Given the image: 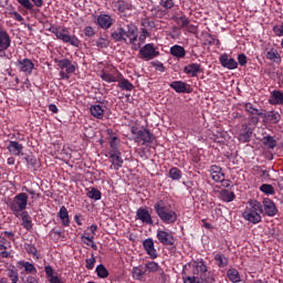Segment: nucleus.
<instances>
[{
    "instance_id": "603ef678",
    "label": "nucleus",
    "mask_w": 283,
    "mask_h": 283,
    "mask_svg": "<svg viewBox=\"0 0 283 283\" xmlns=\"http://www.w3.org/2000/svg\"><path fill=\"white\" fill-rule=\"evenodd\" d=\"M160 6L166 8V10H171L174 8V0H160Z\"/></svg>"
},
{
    "instance_id": "8fccbe9b",
    "label": "nucleus",
    "mask_w": 283,
    "mask_h": 283,
    "mask_svg": "<svg viewBox=\"0 0 283 283\" xmlns=\"http://www.w3.org/2000/svg\"><path fill=\"white\" fill-rule=\"evenodd\" d=\"M272 30L275 36H283V22L281 24L274 25Z\"/></svg>"
},
{
    "instance_id": "774afa93",
    "label": "nucleus",
    "mask_w": 283,
    "mask_h": 283,
    "mask_svg": "<svg viewBox=\"0 0 283 283\" xmlns=\"http://www.w3.org/2000/svg\"><path fill=\"white\" fill-rule=\"evenodd\" d=\"M25 191H28V193H30V196H32V199H36L39 198V195H36V192H34V190L32 189H25Z\"/></svg>"
},
{
    "instance_id": "680f3d73",
    "label": "nucleus",
    "mask_w": 283,
    "mask_h": 283,
    "mask_svg": "<svg viewBox=\"0 0 283 283\" xmlns=\"http://www.w3.org/2000/svg\"><path fill=\"white\" fill-rule=\"evenodd\" d=\"M186 28H187V31L191 32L192 34H196L198 32V28L193 24H188Z\"/></svg>"
},
{
    "instance_id": "423d86ee",
    "label": "nucleus",
    "mask_w": 283,
    "mask_h": 283,
    "mask_svg": "<svg viewBox=\"0 0 283 283\" xmlns=\"http://www.w3.org/2000/svg\"><path fill=\"white\" fill-rule=\"evenodd\" d=\"M9 208L12 211L13 216H19V213L25 211V209H28V193H18L9 203Z\"/></svg>"
},
{
    "instance_id": "79ce46f5",
    "label": "nucleus",
    "mask_w": 283,
    "mask_h": 283,
    "mask_svg": "<svg viewBox=\"0 0 283 283\" xmlns=\"http://www.w3.org/2000/svg\"><path fill=\"white\" fill-rule=\"evenodd\" d=\"M19 264L22 269H24L27 273H36V268L34 266V264L28 261H21Z\"/></svg>"
},
{
    "instance_id": "b1692460",
    "label": "nucleus",
    "mask_w": 283,
    "mask_h": 283,
    "mask_svg": "<svg viewBox=\"0 0 283 283\" xmlns=\"http://www.w3.org/2000/svg\"><path fill=\"white\" fill-rule=\"evenodd\" d=\"M7 149L12 156H23V145L19 144V142H9Z\"/></svg>"
},
{
    "instance_id": "39448f33",
    "label": "nucleus",
    "mask_w": 283,
    "mask_h": 283,
    "mask_svg": "<svg viewBox=\"0 0 283 283\" xmlns=\"http://www.w3.org/2000/svg\"><path fill=\"white\" fill-rule=\"evenodd\" d=\"M49 32L55 34L56 39H60V41H63V43H70V45H73V48H78V45H81V40H78L76 35H70L65 28L59 30V28L52 25L49 28Z\"/></svg>"
},
{
    "instance_id": "20e7f679",
    "label": "nucleus",
    "mask_w": 283,
    "mask_h": 283,
    "mask_svg": "<svg viewBox=\"0 0 283 283\" xmlns=\"http://www.w3.org/2000/svg\"><path fill=\"white\" fill-rule=\"evenodd\" d=\"M130 132L133 134L134 142L137 143V145H143L145 147H149L156 138L148 129H138L136 126H133Z\"/></svg>"
},
{
    "instance_id": "ddd939ff",
    "label": "nucleus",
    "mask_w": 283,
    "mask_h": 283,
    "mask_svg": "<svg viewBox=\"0 0 283 283\" xmlns=\"http://www.w3.org/2000/svg\"><path fill=\"white\" fill-rule=\"evenodd\" d=\"M17 67L23 74L30 75V74H32V72H34V62H32V60L25 57V59L19 60L17 62Z\"/></svg>"
},
{
    "instance_id": "a878e982",
    "label": "nucleus",
    "mask_w": 283,
    "mask_h": 283,
    "mask_svg": "<svg viewBox=\"0 0 283 283\" xmlns=\"http://www.w3.org/2000/svg\"><path fill=\"white\" fill-rule=\"evenodd\" d=\"M112 7L115 12H127V10H132L133 8L130 3L123 0L113 2Z\"/></svg>"
},
{
    "instance_id": "58836bf2",
    "label": "nucleus",
    "mask_w": 283,
    "mask_h": 283,
    "mask_svg": "<svg viewBox=\"0 0 283 283\" xmlns=\"http://www.w3.org/2000/svg\"><path fill=\"white\" fill-rule=\"evenodd\" d=\"M227 276L230 280V282H233V283L240 282V272H238V270L235 269L228 270Z\"/></svg>"
},
{
    "instance_id": "e433bc0d",
    "label": "nucleus",
    "mask_w": 283,
    "mask_h": 283,
    "mask_svg": "<svg viewBox=\"0 0 283 283\" xmlns=\"http://www.w3.org/2000/svg\"><path fill=\"white\" fill-rule=\"evenodd\" d=\"M262 143L263 145H265V147H269V149H275V147H277V140H275V138H273V136H265L262 138Z\"/></svg>"
},
{
    "instance_id": "aec40b11",
    "label": "nucleus",
    "mask_w": 283,
    "mask_h": 283,
    "mask_svg": "<svg viewBox=\"0 0 283 283\" xmlns=\"http://www.w3.org/2000/svg\"><path fill=\"white\" fill-rule=\"evenodd\" d=\"M14 216L19 220H21L23 229H27V231H30V229H32V217H30V213H28V211L24 210Z\"/></svg>"
},
{
    "instance_id": "e2e57ef3",
    "label": "nucleus",
    "mask_w": 283,
    "mask_h": 283,
    "mask_svg": "<svg viewBox=\"0 0 283 283\" xmlns=\"http://www.w3.org/2000/svg\"><path fill=\"white\" fill-rule=\"evenodd\" d=\"M97 48H107V40L105 39H99L97 41Z\"/></svg>"
},
{
    "instance_id": "9b49d317",
    "label": "nucleus",
    "mask_w": 283,
    "mask_h": 283,
    "mask_svg": "<svg viewBox=\"0 0 283 283\" xmlns=\"http://www.w3.org/2000/svg\"><path fill=\"white\" fill-rule=\"evenodd\" d=\"M156 238L160 244H164V247H174L176 242V238H174V233L165 230H157Z\"/></svg>"
},
{
    "instance_id": "bf43d9fd",
    "label": "nucleus",
    "mask_w": 283,
    "mask_h": 283,
    "mask_svg": "<svg viewBox=\"0 0 283 283\" xmlns=\"http://www.w3.org/2000/svg\"><path fill=\"white\" fill-rule=\"evenodd\" d=\"M238 62H239V64L242 65V66L247 65V55H244V54H239V55H238Z\"/></svg>"
},
{
    "instance_id": "c9c22d12",
    "label": "nucleus",
    "mask_w": 283,
    "mask_h": 283,
    "mask_svg": "<svg viewBox=\"0 0 283 283\" xmlns=\"http://www.w3.org/2000/svg\"><path fill=\"white\" fill-rule=\"evenodd\" d=\"M184 275H185L182 277L184 283H205V277L196 276V274H193L192 276L189 274H184Z\"/></svg>"
},
{
    "instance_id": "0eeeda50",
    "label": "nucleus",
    "mask_w": 283,
    "mask_h": 283,
    "mask_svg": "<svg viewBox=\"0 0 283 283\" xmlns=\"http://www.w3.org/2000/svg\"><path fill=\"white\" fill-rule=\"evenodd\" d=\"M197 275L198 277H205V273H207V264L203 261H191L184 268V275Z\"/></svg>"
},
{
    "instance_id": "9d476101",
    "label": "nucleus",
    "mask_w": 283,
    "mask_h": 283,
    "mask_svg": "<svg viewBox=\"0 0 283 283\" xmlns=\"http://www.w3.org/2000/svg\"><path fill=\"white\" fill-rule=\"evenodd\" d=\"M108 159L111 163V169H114L115 171H118L120 167H123V155L120 154V150L118 149H112L108 151Z\"/></svg>"
},
{
    "instance_id": "393cba45",
    "label": "nucleus",
    "mask_w": 283,
    "mask_h": 283,
    "mask_svg": "<svg viewBox=\"0 0 283 283\" xmlns=\"http://www.w3.org/2000/svg\"><path fill=\"white\" fill-rule=\"evenodd\" d=\"M210 176L212 180H214V182H220L224 180V172H222V168H220V166H211Z\"/></svg>"
},
{
    "instance_id": "f3484780",
    "label": "nucleus",
    "mask_w": 283,
    "mask_h": 283,
    "mask_svg": "<svg viewBox=\"0 0 283 283\" xmlns=\"http://www.w3.org/2000/svg\"><path fill=\"white\" fill-rule=\"evenodd\" d=\"M219 61L222 67H226L227 70H237L238 67V61H235L233 57H230L228 54H222L219 57Z\"/></svg>"
},
{
    "instance_id": "4d7b16f0",
    "label": "nucleus",
    "mask_w": 283,
    "mask_h": 283,
    "mask_svg": "<svg viewBox=\"0 0 283 283\" xmlns=\"http://www.w3.org/2000/svg\"><path fill=\"white\" fill-rule=\"evenodd\" d=\"M82 242H84V244L90 247L94 242V235L92 237L82 235Z\"/></svg>"
},
{
    "instance_id": "a19ab883",
    "label": "nucleus",
    "mask_w": 283,
    "mask_h": 283,
    "mask_svg": "<svg viewBox=\"0 0 283 283\" xmlns=\"http://www.w3.org/2000/svg\"><path fill=\"white\" fill-rule=\"evenodd\" d=\"M260 191H262V193H265V196H275V188L269 184L261 185Z\"/></svg>"
},
{
    "instance_id": "dca6fc26",
    "label": "nucleus",
    "mask_w": 283,
    "mask_h": 283,
    "mask_svg": "<svg viewBox=\"0 0 283 283\" xmlns=\"http://www.w3.org/2000/svg\"><path fill=\"white\" fill-rule=\"evenodd\" d=\"M143 247L147 255H149L150 260H156V258H158V252L156 251V247L154 245V239L148 238L144 240Z\"/></svg>"
},
{
    "instance_id": "5fc2aeb1",
    "label": "nucleus",
    "mask_w": 283,
    "mask_h": 283,
    "mask_svg": "<svg viewBox=\"0 0 283 283\" xmlns=\"http://www.w3.org/2000/svg\"><path fill=\"white\" fill-rule=\"evenodd\" d=\"M180 28H187L189 25V18L180 17L178 20Z\"/></svg>"
},
{
    "instance_id": "a18cd8bd",
    "label": "nucleus",
    "mask_w": 283,
    "mask_h": 283,
    "mask_svg": "<svg viewBox=\"0 0 283 283\" xmlns=\"http://www.w3.org/2000/svg\"><path fill=\"white\" fill-rule=\"evenodd\" d=\"M245 111H248L249 114H256V116H262V113H260V111L255 107H253V104L251 103H247L244 105Z\"/></svg>"
},
{
    "instance_id": "4468645a",
    "label": "nucleus",
    "mask_w": 283,
    "mask_h": 283,
    "mask_svg": "<svg viewBox=\"0 0 283 283\" xmlns=\"http://www.w3.org/2000/svg\"><path fill=\"white\" fill-rule=\"evenodd\" d=\"M10 242H14V232H0V251H7L8 247H10Z\"/></svg>"
},
{
    "instance_id": "6e6552de",
    "label": "nucleus",
    "mask_w": 283,
    "mask_h": 283,
    "mask_svg": "<svg viewBox=\"0 0 283 283\" xmlns=\"http://www.w3.org/2000/svg\"><path fill=\"white\" fill-rule=\"evenodd\" d=\"M57 66L60 67V78L62 81H70V74H74L76 72V66L72 64V61L69 59H62L57 61Z\"/></svg>"
},
{
    "instance_id": "bb28decb",
    "label": "nucleus",
    "mask_w": 283,
    "mask_h": 283,
    "mask_svg": "<svg viewBox=\"0 0 283 283\" xmlns=\"http://www.w3.org/2000/svg\"><path fill=\"white\" fill-rule=\"evenodd\" d=\"M184 72L190 76H198L201 72V65L198 63H191L185 66Z\"/></svg>"
},
{
    "instance_id": "09e8293b",
    "label": "nucleus",
    "mask_w": 283,
    "mask_h": 283,
    "mask_svg": "<svg viewBox=\"0 0 283 283\" xmlns=\"http://www.w3.org/2000/svg\"><path fill=\"white\" fill-rule=\"evenodd\" d=\"M239 140L240 143H249V140H251V133L249 132L240 133Z\"/></svg>"
},
{
    "instance_id": "13d9d810",
    "label": "nucleus",
    "mask_w": 283,
    "mask_h": 283,
    "mask_svg": "<svg viewBox=\"0 0 283 283\" xmlns=\"http://www.w3.org/2000/svg\"><path fill=\"white\" fill-rule=\"evenodd\" d=\"M84 34H85V36H94V34H96V32L94 31V28L86 27L84 29Z\"/></svg>"
},
{
    "instance_id": "5701e85b",
    "label": "nucleus",
    "mask_w": 283,
    "mask_h": 283,
    "mask_svg": "<svg viewBox=\"0 0 283 283\" xmlns=\"http://www.w3.org/2000/svg\"><path fill=\"white\" fill-rule=\"evenodd\" d=\"M90 112L94 118H97V120H103L105 116V107L99 104L91 105Z\"/></svg>"
},
{
    "instance_id": "f704fd0d",
    "label": "nucleus",
    "mask_w": 283,
    "mask_h": 283,
    "mask_svg": "<svg viewBox=\"0 0 283 283\" xmlns=\"http://www.w3.org/2000/svg\"><path fill=\"white\" fill-rule=\"evenodd\" d=\"M220 198L223 202H233L235 200V193L229 190H221Z\"/></svg>"
},
{
    "instance_id": "6ab92c4d",
    "label": "nucleus",
    "mask_w": 283,
    "mask_h": 283,
    "mask_svg": "<svg viewBox=\"0 0 283 283\" xmlns=\"http://www.w3.org/2000/svg\"><path fill=\"white\" fill-rule=\"evenodd\" d=\"M12 43V40L10 39V34H8V31L0 28V53L6 52L8 48H10Z\"/></svg>"
},
{
    "instance_id": "f257e3e1",
    "label": "nucleus",
    "mask_w": 283,
    "mask_h": 283,
    "mask_svg": "<svg viewBox=\"0 0 283 283\" xmlns=\"http://www.w3.org/2000/svg\"><path fill=\"white\" fill-rule=\"evenodd\" d=\"M112 39L114 41H129L133 50H140V43H136L138 41V28L133 23L127 24L126 29L118 28L112 33Z\"/></svg>"
},
{
    "instance_id": "0e129e2a",
    "label": "nucleus",
    "mask_w": 283,
    "mask_h": 283,
    "mask_svg": "<svg viewBox=\"0 0 283 283\" xmlns=\"http://www.w3.org/2000/svg\"><path fill=\"white\" fill-rule=\"evenodd\" d=\"M49 109H50L53 114H59V107H56L55 104H50V105H49Z\"/></svg>"
},
{
    "instance_id": "69168bd1",
    "label": "nucleus",
    "mask_w": 283,
    "mask_h": 283,
    "mask_svg": "<svg viewBox=\"0 0 283 283\" xmlns=\"http://www.w3.org/2000/svg\"><path fill=\"white\" fill-rule=\"evenodd\" d=\"M50 283H61V279L59 276H51L49 277Z\"/></svg>"
},
{
    "instance_id": "72a5a7b5",
    "label": "nucleus",
    "mask_w": 283,
    "mask_h": 283,
    "mask_svg": "<svg viewBox=\"0 0 283 283\" xmlns=\"http://www.w3.org/2000/svg\"><path fill=\"white\" fill-rule=\"evenodd\" d=\"M170 87L175 90V92H177L178 94H185V92H187V84H185V82L181 81L172 82L170 84Z\"/></svg>"
},
{
    "instance_id": "4c0bfd02",
    "label": "nucleus",
    "mask_w": 283,
    "mask_h": 283,
    "mask_svg": "<svg viewBox=\"0 0 283 283\" xmlns=\"http://www.w3.org/2000/svg\"><path fill=\"white\" fill-rule=\"evenodd\" d=\"M145 269L146 273H157V271H160V265L155 261H150L145 264Z\"/></svg>"
},
{
    "instance_id": "7ed1b4c3",
    "label": "nucleus",
    "mask_w": 283,
    "mask_h": 283,
    "mask_svg": "<svg viewBox=\"0 0 283 283\" xmlns=\"http://www.w3.org/2000/svg\"><path fill=\"white\" fill-rule=\"evenodd\" d=\"M154 209L158 218L165 224H174L178 220V213L171 209V206H167V203L163 200L157 201Z\"/></svg>"
},
{
    "instance_id": "052dcab7",
    "label": "nucleus",
    "mask_w": 283,
    "mask_h": 283,
    "mask_svg": "<svg viewBox=\"0 0 283 283\" xmlns=\"http://www.w3.org/2000/svg\"><path fill=\"white\" fill-rule=\"evenodd\" d=\"M145 39H147V30L143 29V32L139 36V42H137V43H139V45H142V43H145Z\"/></svg>"
},
{
    "instance_id": "ea45409f",
    "label": "nucleus",
    "mask_w": 283,
    "mask_h": 283,
    "mask_svg": "<svg viewBox=\"0 0 283 283\" xmlns=\"http://www.w3.org/2000/svg\"><path fill=\"white\" fill-rule=\"evenodd\" d=\"M145 273H147V272H146V270L143 271L142 265L133 268L134 280H138V281L143 280V277H145Z\"/></svg>"
},
{
    "instance_id": "2f4dec72",
    "label": "nucleus",
    "mask_w": 283,
    "mask_h": 283,
    "mask_svg": "<svg viewBox=\"0 0 283 283\" xmlns=\"http://www.w3.org/2000/svg\"><path fill=\"white\" fill-rule=\"evenodd\" d=\"M117 83L120 90H125L126 92H132V90H134V84H132V82H129L127 78L123 77L122 73L120 78L117 80Z\"/></svg>"
},
{
    "instance_id": "c85d7f7f",
    "label": "nucleus",
    "mask_w": 283,
    "mask_h": 283,
    "mask_svg": "<svg viewBox=\"0 0 283 283\" xmlns=\"http://www.w3.org/2000/svg\"><path fill=\"white\" fill-rule=\"evenodd\" d=\"M170 54L176 59H185L187 51L181 45L176 44L170 48Z\"/></svg>"
},
{
    "instance_id": "7c9ffc66",
    "label": "nucleus",
    "mask_w": 283,
    "mask_h": 283,
    "mask_svg": "<svg viewBox=\"0 0 283 283\" xmlns=\"http://www.w3.org/2000/svg\"><path fill=\"white\" fill-rule=\"evenodd\" d=\"M57 216L64 227H70V213L67 212V208H65V206L60 208Z\"/></svg>"
},
{
    "instance_id": "2eb2a0df",
    "label": "nucleus",
    "mask_w": 283,
    "mask_h": 283,
    "mask_svg": "<svg viewBox=\"0 0 283 283\" xmlns=\"http://www.w3.org/2000/svg\"><path fill=\"white\" fill-rule=\"evenodd\" d=\"M263 211L269 218H275L277 216V206L270 198L263 199Z\"/></svg>"
},
{
    "instance_id": "4be33fe9",
    "label": "nucleus",
    "mask_w": 283,
    "mask_h": 283,
    "mask_svg": "<svg viewBox=\"0 0 283 283\" xmlns=\"http://www.w3.org/2000/svg\"><path fill=\"white\" fill-rule=\"evenodd\" d=\"M137 220H140L143 224H154V220H151V214L149 210L145 208H139L136 212Z\"/></svg>"
},
{
    "instance_id": "49530a36",
    "label": "nucleus",
    "mask_w": 283,
    "mask_h": 283,
    "mask_svg": "<svg viewBox=\"0 0 283 283\" xmlns=\"http://www.w3.org/2000/svg\"><path fill=\"white\" fill-rule=\"evenodd\" d=\"M88 198L92 200H101V191L96 188H92L88 192Z\"/></svg>"
},
{
    "instance_id": "6e6d98bb",
    "label": "nucleus",
    "mask_w": 283,
    "mask_h": 283,
    "mask_svg": "<svg viewBox=\"0 0 283 283\" xmlns=\"http://www.w3.org/2000/svg\"><path fill=\"white\" fill-rule=\"evenodd\" d=\"M44 271H45V274H46V277L48 280H50V277H53L54 276V269L50 265H46L44 268Z\"/></svg>"
},
{
    "instance_id": "c03bdc74",
    "label": "nucleus",
    "mask_w": 283,
    "mask_h": 283,
    "mask_svg": "<svg viewBox=\"0 0 283 283\" xmlns=\"http://www.w3.org/2000/svg\"><path fill=\"white\" fill-rule=\"evenodd\" d=\"M96 273L98 277H102V279H105L109 275V272H107V269L103 264L97 265Z\"/></svg>"
},
{
    "instance_id": "3c124183",
    "label": "nucleus",
    "mask_w": 283,
    "mask_h": 283,
    "mask_svg": "<svg viewBox=\"0 0 283 283\" xmlns=\"http://www.w3.org/2000/svg\"><path fill=\"white\" fill-rule=\"evenodd\" d=\"M94 264H96V258L94 255H92L90 259H86V269H88V271L94 269Z\"/></svg>"
},
{
    "instance_id": "f03ea898",
    "label": "nucleus",
    "mask_w": 283,
    "mask_h": 283,
    "mask_svg": "<svg viewBox=\"0 0 283 283\" xmlns=\"http://www.w3.org/2000/svg\"><path fill=\"white\" fill-rule=\"evenodd\" d=\"M264 212L262 203L258 200L248 201V206L242 212L243 220L252 224H260L262 222V213Z\"/></svg>"
},
{
    "instance_id": "cd10ccee",
    "label": "nucleus",
    "mask_w": 283,
    "mask_h": 283,
    "mask_svg": "<svg viewBox=\"0 0 283 283\" xmlns=\"http://www.w3.org/2000/svg\"><path fill=\"white\" fill-rule=\"evenodd\" d=\"M269 103L270 105H283V93L281 91H273Z\"/></svg>"
},
{
    "instance_id": "de8ad7c7",
    "label": "nucleus",
    "mask_w": 283,
    "mask_h": 283,
    "mask_svg": "<svg viewBox=\"0 0 283 283\" xmlns=\"http://www.w3.org/2000/svg\"><path fill=\"white\" fill-rule=\"evenodd\" d=\"M17 1L18 3H20V6H22V8H25V10L34 9V4L30 0H17Z\"/></svg>"
},
{
    "instance_id": "864d4df0",
    "label": "nucleus",
    "mask_w": 283,
    "mask_h": 283,
    "mask_svg": "<svg viewBox=\"0 0 283 283\" xmlns=\"http://www.w3.org/2000/svg\"><path fill=\"white\" fill-rule=\"evenodd\" d=\"M10 17H12L15 21H19L20 23H23V15L17 11H12L9 13Z\"/></svg>"
},
{
    "instance_id": "338daca9",
    "label": "nucleus",
    "mask_w": 283,
    "mask_h": 283,
    "mask_svg": "<svg viewBox=\"0 0 283 283\" xmlns=\"http://www.w3.org/2000/svg\"><path fill=\"white\" fill-rule=\"evenodd\" d=\"M25 283H39V280L34 276H28Z\"/></svg>"
},
{
    "instance_id": "f8f14e48",
    "label": "nucleus",
    "mask_w": 283,
    "mask_h": 283,
    "mask_svg": "<svg viewBox=\"0 0 283 283\" xmlns=\"http://www.w3.org/2000/svg\"><path fill=\"white\" fill-rule=\"evenodd\" d=\"M99 76L106 83H117L120 81V73L118 70H116V67H111L109 71H102Z\"/></svg>"
},
{
    "instance_id": "37998d69",
    "label": "nucleus",
    "mask_w": 283,
    "mask_h": 283,
    "mask_svg": "<svg viewBox=\"0 0 283 283\" xmlns=\"http://www.w3.org/2000/svg\"><path fill=\"white\" fill-rule=\"evenodd\" d=\"M169 177L171 178V180H180L182 178V171H180V169L172 167L169 170Z\"/></svg>"
},
{
    "instance_id": "473e14b6",
    "label": "nucleus",
    "mask_w": 283,
    "mask_h": 283,
    "mask_svg": "<svg viewBox=\"0 0 283 283\" xmlns=\"http://www.w3.org/2000/svg\"><path fill=\"white\" fill-rule=\"evenodd\" d=\"M214 262L219 269H224V266L229 265V259L222 253H217L214 255Z\"/></svg>"
},
{
    "instance_id": "412c9836",
    "label": "nucleus",
    "mask_w": 283,
    "mask_h": 283,
    "mask_svg": "<svg viewBox=\"0 0 283 283\" xmlns=\"http://www.w3.org/2000/svg\"><path fill=\"white\" fill-rule=\"evenodd\" d=\"M261 118L264 120V123L276 125L279 120H282V115L275 111H270L268 113H262Z\"/></svg>"
},
{
    "instance_id": "a211bd4d",
    "label": "nucleus",
    "mask_w": 283,
    "mask_h": 283,
    "mask_svg": "<svg viewBox=\"0 0 283 283\" xmlns=\"http://www.w3.org/2000/svg\"><path fill=\"white\" fill-rule=\"evenodd\" d=\"M96 23L103 30H109V28H112V25L114 24V20L109 14H99L97 17Z\"/></svg>"
},
{
    "instance_id": "1a4fd4ad",
    "label": "nucleus",
    "mask_w": 283,
    "mask_h": 283,
    "mask_svg": "<svg viewBox=\"0 0 283 283\" xmlns=\"http://www.w3.org/2000/svg\"><path fill=\"white\" fill-rule=\"evenodd\" d=\"M157 56H160V51L154 43H148L139 49V57L144 61H154Z\"/></svg>"
},
{
    "instance_id": "c756f323",
    "label": "nucleus",
    "mask_w": 283,
    "mask_h": 283,
    "mask_svg": "<svg viewBox=\"0 0 283 283\" xmlns=\"http://www.w3.org/2000/svg\"><path fill=\"white\" fill-rule=\"evenodd\" d=\"M268 61H272V63H282V55L276 49H270L265 54Z\"/></svg>"
}]
</instances>
